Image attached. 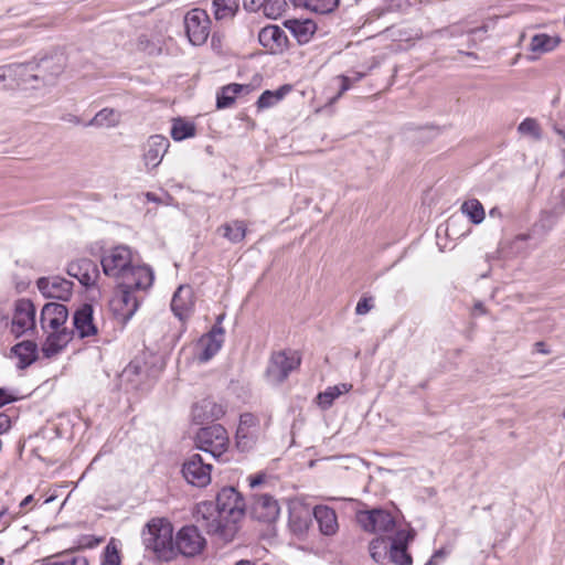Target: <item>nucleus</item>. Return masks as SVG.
Wrapping results in <instances>:
<instances>
[{
	"instance_id": "nucleus-1",
	"label": "nucleus",
	"mask_w": 565,
	"mask_h": 565,
	"mask_svg": "<svg viewBox=\"0 0 565 565\" xmlns=\"http://www.w3.org/2000/svg\"><path fill=\"white\" fill-rule=\"evenodd\" d=\"M245 512L242 495L232 487L223 488L216 497V503L201 502L196 505L194 518L198 524L209 534L231 541L236 531L237 523Z\"/></svg>"
},
{
	"instance_id": "nucleus-2",
	"label": "nucleus",
	"mask_w": 565,
	"mask_h": 565,
	"mask_svg": "<svg viewBox=\"0 0 565 565\" xmlns=\"http://www.w3.org/2000/svg\"><path fill=\"white\" fill-rule=\"evenodd\" d=\"M104 274L117 286L128 288H150L153 284V271L146 265L136 264L129 246L117 245L106 249L100 258Z\"/></svg>"
},
{
	"instance_id": "nucleus-3",
	"label": "nucleus",
	"mask_w": 565,
	"mask_h": 565,
	"mask_svg": "<svg viewBox=\"0 0 565 565\" xmlns=\"http://www.w3.org/2000/svg\"><path fill=\"white\" fill-rule=\"evenodd\" d=\"M68 317L67 308L62 303L49 302L43 306L40 323L47 334L42 351L46 358L57 354L72 339V333L64 327Z\"/></svg>"
},
{
	"instance_id": "nucleus-4",
	"label": "nucleus",
	"mask_w": 565,
	"mask_h": 565,
	"mask_svg": "<svg viewBox=\"0 0 565 565\" xmlns=\"http://www.w3.org/2000/svg\"><path fill=\"white\" fill-rule=\"evenodd\" d=\"M142 543L158 558L170 559L174 554L172 524L166 519L150 520L142 531Z\"/></svg>"
},
{
	"instance_id": "nucleus-5",
	"label": "nucleus",
	"mask_w": 565,
	"mask_h": 565,
	"mask_svg": "<svg viewBox=\"0 0 565 565\" xmlns=\"http://www.w3.org/2000/svg\"><path fill=\"white\" fill-rule=\"evenodd\" d=\"M356 521L364 531L374 534H386L388 535L387 539L394 536L399 530L395 516L384 509L359 511Z\"/></svg>"
},
{
	"instance_id": "nucleus-6",
	"label": "nucleus",
	"mask_w": 565,
	"mask_h": 565,
	"mask_svg": "<svg viewBox=\"0 0 565 565\" xmlns=\"http://www.w3.org/2000/svg\"><path fill=\"white\" fill-rule=\"evenodd\" d=\"M195 445L213 458H220L228 449L230 437L222 425L215 424L199 429L195 435Z\"/></svg>"
},
{
	"instance_id": "nucleus-7",
	"label": "nucleus",
	"mask_w": 565,
	"mask_h": 565,
	"mask_svg": "<svg viewBox=\"0 0 565 565\" xmlns=\"http://www.w3.org/2000/svg\"><path fill=\"white\" fill-rule=\"evenodd\" d=\"M301 358L297 351H279L271 354L266 376L271 384L282 383L292 372L298 369Z\"/></svg>"
},
{
	"instance_id": "nucleus-8",
	"label": "nucleus",
	"mask_w": 565,
	"mask_h": 565,
	"mask_svg": "<svg viewBox=\"0 0 565 565\" xmlns=\"http://www.w3.org/2000/svg\"><path fill=\"white\" fill-rule=\"evenodd\" d=\"M184 28L191 44L202 45L209 39L211 20L205 10L194 8L184 15Z\"/></svg>"
},
{
	"instance_id": "nucleus-9",
	"label": "nucleus",
	"mask_w": 565,
	"mask_h": 565,
	"mask_svg": "<svg viewBox=\"0 0 565 565\" xmlns=\"http://www.w3.org/2000/svg\"><path fill=\"white\" fill-rule=\"evenodd\" d=\"M119 294L114 297L110 302L111 310L114 313L124 322L131 319L135 312L138 310L141 298L137 295L138 291H146L149 288H128L124 286H117Z\"/></svg>"
},
{
	"instance_id": "nucleus-10",
	"label": "nucleus",
	"mask_w": 565,
	"mask_h": 565,
	"mask_svg": "<svg viewBox=\"0 0 565 565\" xmlns=\"http://www.w3.org/2000/svg\"><path fill=\"white\" fill-rule=\"evenodd\" d=\"M259 435L260 425L258 418L250 413L242 414L235 436L236 447L241 451L250 450L257 443Z\"/></svg>"
},
{
	"instance_id": "nucleus-11",
	"label": "nucleus",
	"mask_w": 565,
	"mask_h": 565,
	"mask_svg": "<svg viewBox=\"0 0 565 565\" xmlns=\"http://www.w3.org/2000/svg\"><path fill=\"white\" fill-rule=\"evenodd\" d=\"M35 328V307L29 299H19L14 306L11 332L21 337Z\"/></svg>"
},
{
	"instance_id": "nucleus-12",
	"label": "nucleus",
	"mask_w": 565,
	"mask_h": 565,
	"mask_svg": "<svg viewBox=\"0 0 565 565\" xmlns=\"http://www.w3.org/2000/svg\"><path fill=\"white\" fill-rule=\"evenodd\" d=\"M212 465L204 462L198 454L192 455L182 467L185 480L196 487H205L211 482Z\"/></svg>"
},
{
	"instance_id": "nucleus-13",
	"label": "nucleus",
	"mask_w": 565,
	"mask_h": 565,
	"mask_svg": "<svg viewBox=\"0 0 565 565\" xmlns=\"http://www.w3.org/2000/svg\"><path fill=\"white\" fill-rule=\"evenodd\" d=\"M250 514L260 522L273 523L280 514V505L273 495L268 493H256L253 497Z\"/></svg>"
},
{
	"instance_id": "nucleus-14",
	"label": "nucleus",
	"mask_w": 565,
	"mask_h": 565,
	"mask_svg": "<svg viewBox=\"0 0 565 565\" xmlns=\"http://www.w3.org/2000/svg\"><path fill=\"white\" fill-rule=\"evenodd\" d=\"M205 544V540L194 525L183 526L174 540V548L184 556H194L199 554Z\"/></svg>"
},
{
	"instance_id": "nucleus-15",
	"label": "nucleus",
	"mask_w": 565,
	"mask_h": 565,
	"mask_svg": "<svg viewBox=\"0 0 565 565\" xmlns=\"http://www.w3.org/2000/svg\"><path fill=\"white\" fill-rule=\"evenodd\" d=\"M40 292L45 298L68 300L73 291V282L60 276L41 277L36 281Z\"/></svg>"
},
{
	"instance_id": "nucleus-16",
	"label": "nucleus",
	"mask_w": 565,
	"mask_h": 565,
	"mask_svg": "<svg viewBox=\"0 0 565 565\" xmlns=\"http://www.w3.org/2000/svg\"><path fill=\"white\" fill-rule=\"evenodd\" d=\"M414 530H398L396 534L390 537V558L397 565H411L412 557L407 553V544L414 539Z\"/></svg>"
},
{
	"instance_id": "nucleus-17",
	"label": "nucleus",
	"mask_w": 565,
	"mask_h": 565,
	"mask_svg": "<svg viewBox=\"0 0 565 565\" xmlns=\"http://www.w3.org/2000/svg\"><path fill=\"white\" fill-rule=\"evenodd\" d=\"M74 332L81 338L94 337L98 333V327L94 319V308L92 305L84 303L74 312L73 316Z\"/></svg>"
},
{
	"instance_id": "nucleus-18",
	"label": "nucleus",
	"mask_w": 565,
	"mask_h": 565,
	"mask_svg": "<svg viewBox=\"0 0 565 565\" xmlns=\"http://www.w3.org/2000/svg\"><path fill=\"white\" fill-rule=\"evenodd\" d=\"M67 274L78 279L83 286L92 287L99 277V269L92 259L81 258L68 264Z\"/></svg>"
},
{
	"instance_id": "nucleus-19",
	"label": "nucleus",
	"mask_w": 565,
	"mask_h": 565,
	"mask_svg": "<svg viewBox=\"0 0 565 565\" xmlns=\"http://www.w3.org/2000/svg\"><path fill=\"white\" fill-rule=\"evenodd\" d=\"M169 147L170 142L167 137L161 135L149 137L143 148L145 166L149 169L157 168L161 163Z\"/></svg>"
},
{
	"instance_id": "nucleus-20",
	"label": "nucleus",
	"mask_w": 565,
	"mask_h": 565,
	"mask_svg": "<svg viewBox=\"0 0 565 565\" xmlns=\"http://www.w3.org/2000/svg\"><path fill=\"white\" fill-rule=\"evenodd\" d=\"M258 41L263 47L273 54L284 52L288 46V38L278 25H267L258 33Z\"/></svg>"
},
{
	"instance_id": "nucleus-21",
	"label": "nucleus",
	"mask_w": 565,
	"mask_h": 565,
	"mask_svg": "<svg viewBox=\"0 0 565 565\" xmlns=\"http://www.w3.org/2000/svg\"><path fill=\"white\" fill-rule=\"evenodd\" d=\"M225 414L222 405L212 398H203L192 406L191 417L193 423L202 425L221 418Z\"/></svg>"
},
{
	"instance_id": "nucleus-22",
	"label": "nucleus",
	"mask_w": 565,
	"mask_h": 565,
	"mask_svg": "<svg viewBox=\"0 0 565 565\" xmlns=\"http://www.w3.org/2000/svg\"><path fill=\"white\" fill-rule=\"evenodd\" d=\"M194 294L189 285L180 286L171 300V310L181 321L188 319L194 310Z\"/></svg>"
},
{
	"instance_id": "nucleus-23",
	"label": "nucleus",
	"mask_w": 565,
	"mask_h": 565,
	"mask_svg": "<svg viewBox=\"0 0 565 565\" xmlns=\"http://www.w3.org/2000/svg\"><path fill=\"white\" fill-rule=\"evenodd\" d=\"M223 329L214 327L211 332L203 335L198 342V359L207 362L221 349L223 344Z\"/></svg>"
},
{
	"instance_id": "nucleus-24",
	"label": "nucleus",
	"mask_w": 565,
	"mask_h": 565,
	"mask_svg": "<svg viewBox=\"0 0 565 565\" xmlns=\"http://www.w3.org/2000/svg\"><path fill=\"white\" fill-rule=\"evenodd\" d=\"M40 78L44 84L52 83L65 67V56L62 53H54L41 58L35 63Z\"/></svg>"
},
{
	"instance_id": "nucleus-25",
	"label": "nucleus",
	"mask_w": 565,
	"mask_h": 565,
	"mask_svg": "<svg viewBox=\"0 0 565 565\" xmlns=\"http://www.w3.org/2000/svg\"><path fill=\"white\" fill-rule=\"evenodd\" d=\"M10 84H4L3 87H12L15 85H28L32 82L41 81L40 73L36 70L35 63L8 65Z\"/></svg>"
},
{
	"instance_id": "nucleus-26",
	"label": "nucleus",
	"mask_w": 565,
	"mask_h": 565,
	"mask_svg": "<svg viewBox=\"0 0 565 565\" xmlns=\"http://www.w3.org/2000/svg\"><path fill=\"white\" fill-rule=\"evenodd\" d=\"M313 515L319 524V530L324 535H333L339 529L335 511L327 505H317Z\"/></svg>"
},
{
	"instance_id": "nucleus-27",
	"label": "nucleus",
	"mask_w": 565,
	"mask_h": 565,
	"mask_svg": "<svg viewBox=\"0 0 565 565\" xmlns=\"http://www.w3.org/2000/svg\"><path fill=\"white\" fill-rule=\"evenodd\" d=\"M285 26L291 32L299 44H307L310 42L317 31V25L312 20H287Z\"/></svg>"
},
{
	"instance_id": "nucleus-28",
	"label": "nucleus",
	"mask_w": 565,
	"mask_h": 565,
	"mask_svg": "<svg viewBox=\"0 0 565 565\" xmlns=\"http://www.w3.org/2000/svg\"><path fill=\"white\" fill-rule=\"evenodd\" d=\"M252 92L250 85L232 83L221 88L216 95V107L218 109L228 108L238 95H247Z\"/></svg>"
},
{
	"instance_id": "nucleus-29",
	"label": "nucleus",
	"mask_w": 565,
	"mask_h": 565,
	"mask_svg": "<svg viewBox=\"0 0 565 565\" xmlns=\"http://www.w3.org/2000/svg\"><path fill=\"white\" fill-rule=\"evenodd\" d=\"M38 347L33 341H22L11 349V353L19 359L18 366L25 369L36 359Z\"/></svg>"
},
{
	"instance_id": "nucleus-30",
	"label": "nucleus",
	"mask_w": 565,
	"mask_h": 565,
	"mask_svg": "<svg viewBox=\"0 0 565 565\" xmlns=\"http://www.w3.org/2000/svg\"><path fill=\"white\" fill-rule=\"evenodd\" d=\"M559 43V36H551L545 33L535 34L530 43V51L535 54L533 60H535L541 54L553 51L558 46Z\"/></svg>"
},
{
	"instance_id": "nucleus-31",
	"label": "nucleus",
	"mask_w": 565,
	"mask_h": 565,
	"mask_svg": "<svg viewBox=\"0 0 565 565\" xmlns=\"http://www.w3.org/2000/svg\"><path fill=\"white\" fill-rule=\"evenodd\" d=\"M217 232L233 244L241 243L246 235V225L243 221H232L221 225Z\"/></svg>"
},
{
	"instance_id": "nucleus-32",
	"label": "nucleus",
	"mask_w": 565,
	"mask_h": 565,
	"mask_svg": "<svg viewBox=\"0 0 565 565\" xmlns=\"http://www.w3.org/2000/svg\"><path fill=\"white\" fill-rule=\"evenodd\" d=\"M212 11L215 20H231L238 11L237 0H213Z\"/></svg>"
},
{
	"instance_id": "nucleus-33",
	"label": "nucleus",
	"mask_w": 565,
	"mask_h": 565,
	"mask_svg": "<svg viewBox=\"0 0 565 565\" xmlns=\"http://www.w3.org/2000/svg\"><path fill=\"white\" fill-rule=\"evenodd\" d=\"M121 115L113 108H103L89 121V126L113 128L119 125Z\"/></svg>"
},
{
	"instance_id": "nucleus-34",
	"label": "nucleus",
	"mask_w": 565,
	"mask_h": 565,
	"mask_svg": "<svg viewBox=\"0 0 565 565\" xmlns=\"http://www.w3.org/2000/svg\"><path fill=\"white\" fill-rule=\"evenodd\" d=\"M39 565H88V559L83 555L61 553L39 561Z\"/></svg>"
},
{
	"instance_id": "nucleus-35",
	"label": "nucleus",
	"mask_w": 565,
	"mask_h": 565,
	"mask_svg": "<svg viewBox=\"0 0 565 565\" xmlns=\"http://www.w3.org/2000/svg\"><path fill=\"white\" fill-rule=\"evenodd\" d=\"M351 388L352 385L347 383L329 386L326 391L318 394V404L320 405L321 408L327 409L332 405L335 398H338L342 394L350 392Z\"/></svg>"
},
{
	"instance_id": "nucleus-36",
	"label": "nucleus",
	"mask_w": 565,
	"mask_h": 565,
	"mask_svg": "<svg viewBox=\"0 0 565 565\" xmlns=\"http://www.w3.org/2000/svg\"><path fill=\"white\" fill-rule=\"evenodd\" d=\"M295 7H302L317 13L332 12L339 4V0H289Z\"/></svg>"
},
{
	"instance_id": "nucleus-37",
	"label": "nucleus",
	"mask_w": 565,
	"mask_h": 565,
	"mask_svg": "<svg viewBox=\"0 0 565 565\" xmlns=\"http://www.w3.org/2000/svg\"><path fill=\"white\" fill-rule=\"evenodd\" d=\"M290 90V86L284 85L276 90H265L258 98L256 105L259 110L270 108L277 105L286 94Z\"/></svg>"
},
{
	"instance_id": "nucleus-38",
	"label": "nucleus",
	"mask_w": 565,
	"mask_h": 565,
	"mask_svg": "<svg viewBox=\"0 0 565 565\" xmlns=\"http://www.w3.org/2000/svg\"><path fill=\"white\" fill-rule=\"evenodd\" d=\"M460 211L465 214L473 224H480L486 216L483 205L477 199H470L465 201Z\"/></svg>"
},
{
	"instance_id": "nucleus-39",
	"label": "nucleus",
	"mask_w": 565,
	"mask_h": 565,
	"mask_svg": "<svg viewBox=\"0 0 565 565\" xmlns=\"http://www.w3.org/2000/svg\"><path fill=\"white\" fill-rule=\"evenodd\" d=\"M390 539L375 537L370 542V555L376 563H382L388 554Z\"/></svg>"
},
{
	"instance_id": "nucleus-40",
	"label": "nucleus",
	"mask_w": 565,
	"mask_h": 565,
	"mask_svg": "<svg viewBox=\"0 0 565 565\" xmlns=\"http://www.w3.org/2000/svg\"><path fill=\"white\" fill-rule=\"evenodd\" d=\"M195 135V126L192 122L182 119H175L171 128V137L175 141L191 138Z\"/></svg>"
},
{
	"instance_id": "nucleus-41",
	"label": "nucleus",
	"mask_w": 565,
	"mask_h": 565,
	"mask_svg": "<svg viewBox=\"0 0 565 565\" xmlns=\"http://www.w3.org/2000/svg\"><path fill=\"white\" fill-rule=\"evenodd\" d=\"M287 6V0H265L263 10L266 17L276 19L281 15Z\"/></svg>"
},
{
	"instance_id": "nucleus-42",
	"label": "nucleus",
	"mask_w": 565,
	"mask_h": 565,
	"mask_svg": "<svg viewBox=\"0 0 565 565\" xmlns=\"http://www.w3.org/2000/svg\"><path fill=\"white\" fill-rule=\"evenodd\" d=\"M518 130L522 135L531 136L535 140L541 138V129L537 121L533 118H525L518 127Z\"/></svg>"
},
{
	"instance_id": "nucleus-43",
	"label": "nucleus",
	"mask_w": 565,
	"mask_h": 565,
	"mask_svg": "<svg viewBox=\"0 0 565 565\" xmlns=\"http://www.w3.org/2000/svg\"><path fill=\"white\" fill-rule=\"evenodd\" d=\"M100 565H120V556L117 547L108 544L102 556Z\"/></svg>"
},
{
	"instance_id": "nucleus-44",
	"label": "nucleus",
	"mask_w": 565,
	"mask_h": 565,
	"mask_svg": "<svg viewBox=\"0 0 565 565\" xmlns=\"http://www.w3.org/2000/svg\"><path fill=\"white\" fill-rule=\"evenodd\" d=\"M373 308L372 299L362 298L359 300L355 312L356 315H366Z\"/></svg>"
},
{
	"instance_id": "nucleus-45",
	"label": "nucleus",
	"mask_w": 565,
	"mask_h": 565,
	"mask_svg": "<svg viewBox=\"0 0 565 565\" xmlns=\"http://www.w3.org/2000/svg\"><path fill=\"white\" fill-rule=\"evenodd\" d=\"M263 4H265V0H243L244 8L250 12L259 10Z\"/></svg>"
},
{
	"instance_id": "nucleus-46",
	"label": "nucleus",
	"mask_w": 565,
	"mask_h": 565,
	"mask_svg": "<svg viewBox=\"0 0 565 565\" xmlns=\"http://www.w3.org/2000/svg\"><path fill=\"white\" fill-rule=\"evenodd\" d=\"M339 79L341 82V88L339 94L334 97V100L338 99L344 92H347L352 83V79L349 76L341 75Z\"/></svg>"
},
{
	"instance_id": "nucleus-47",
	"label": "nucleus",
	"mask_w": 565,
	"mask_h": 565,
	"mask_svg": "<svg viewBox=\"0 0 565 565\" xmlns=\"http://www.w3.org/2000/svg\"><path fill=\"white\" fill-rule=\"evenodd\" d=\"M266 476L264 473H258L256 476H249L247 478L250 488H256L265 482Z\"/></svg>"
},
{
	"instance_id": "nucleus-48",
	"label": "nucleus",
	"mask_w": 565,
	"mask_h": 565,
	"mask_svg": "<svg viewBox=\"0 0 565 565\" xmlns=\"http://www.w3.org/2000/svg\"><path fill=\"white\" fill-rule=\"evenodd\" d=\"M17 399L15 396L8 393L6 390L0 388V407L4 406L6 404H9L11 402H14Z\"/></svg>"
},
{
	"instance_id": "nucleus-49",
	"label": "nucleus",
	"mask_w": 565,
	"mask_h": 565,
	"mask_svg": "<svg viewBox=\"0 0 565 565\" xmlns=\"http://www.w3.org/2000/svg\"><path fill=\"white\" fill-rule=\"evenodd\" d=\"M11 427V419L6 414H0V435L7 433Z\"/></svg>"
},
{
	"instance_id": "nucleus-50",
	"label": "nucleus",
	"mask_w": 565,
	"mask_h": 565,
	"mask_svg": "<svg viewBox=\"0 0 565 565\" xmlns=\"http://www.w3.org/2000/svg\"><path fill=\"white\" fill-rule=\"evenodd\" d=\"M10 81L8 66L0 67V84Z\"/></svg>"
},
{
	"instance_id": "nucleus-51",
	"label": "nucleus",
	"mask_w": 565,
	"mask_h": 565,
	"mask_svg": "<svg viewBox=\"0 0 565 565\" xmlns=\"http://www.w3.org/2000/svg\"><path fill=\"white\" fill-rule=\"evenodd\" d=\"M535 349L537 352L542 353V354H548L550 351L545 349V343L542 342V341H539L534 344Z\"/></svg>"
},
{
	"instance_id": "nucleus-52",
	"label": "nucleus",
	"mask_w": 565,
	"mask_h": 565,
	"mask_svg": "<svg viewBox=\"0 0 565 565\" xmlns=\"http://www.w3.org/2000/svg\"><path fill=\"white\" fill-rule=\"evenodd\" d=\"M34 500L33 495L32 494H29L26 495L20 503V508L21 509H24L25 507H28L30 503H32Z\"/></svg>"
},
{
	"instance_id": "nucleus-53",
	"label": "nucleus",
	"mask_w": 565,
	"mask_h": 565,
	"mask_svg": "<svg viewBox=\"0 0 565 565\" xmlns=\"http://www.w3.org/2000/svg\"><path fill=\"white\" fill-rule=\"evenodd\" d=\"M146 198H147V200H148V201H150V202H156V203H159V202H160V199H159V198H157V195H156L154 193H152V192H148V193L146 194Z\"/></svg>"
},
{
	"instance_id": "nucleus-54",
	"label": "nucleus",
	"mask_w": 565,
	"mask_h": 565,
	"mask_svg": "<svg viewBox=\"0 0 565 565\" xmlns=\"http://www.w3.org/2000/svg\"><path fill=\"white\" fill-rule=\"evenodd\" d=\"M475 310H476V311H478V312H480V313H484V312H486V310H484V307H483L482 302H477V303L475 305Z\"/></svg>"
},
{
	"instance_id": "nucleus-55",
	"label": "nucleus",
	"mask_w": 565,
	"mask_h": 565,
	"mask_svg": "<svg viewBox=\"0 0 565 565\" xmlns=\"http://www.w3.org/2000/svg\"><path fill=\"white\" fill-rule=\"evenodd\" d=\"M235 565H255V564L250 561L242 559V561H238Z\"/></svg>"
},
{
	"instance_id": "nucleus-56",
	"label": "nucleus",
	"mask_w": 565,
	"mask_h": 565,
	"mask_svg": "<svg viewBox=\"0 0 565 565\" xmlns=\"http://www.w3.org/2000/svg\"><path fill=\"white\" fill-rule=\"evenodd\" d=\"M363 76H364V74H363V73H355L354 77H353V78H351V79H352V82H358V81H360Z\"/></svg>"
},
{
	"instance_id": "nucleus-57",
	"label": "nucleus",
	"mask_w": 565,
	"mask_h": 565,
	"mask_svg": "<svg viewBox=\"0 0 565 565\" xmlns=\"http://www.w3.org/2000/svg\"><path fill=\"white\" fill-rule=\"evenodd\" d=\"M8 509L4 507H0V520L7 514Z\"/></svg>"
},
{
	"instance_id": "nucleus-58",
	"label": "nucleus",
	"mask_w": 565,
	"mask_h": 565,
	"mask_svg": "<svg viewBox=\"0 0 565 565\" xmlns=\"http://www.w3.org/2000/svg\"><path fill=\"white\" fill-rule=\"evenodd\" d=\"M3 564H4V558L0 557V565H3Z\"/></svg>"
},
{
	"instance_id": "nucleus-59",
	"label": "nucleus",
	"mask_w": 565,
	"mask_h": 565,
	"mask_svg": "<svg viewBox=\"0 0 565 565\" xmlns=\"http://www.w3.org/2000/svg\"><path fill=\"white\" fill-rule=\"evenodd\" d=\"M557 132H558L559 135H562L563 137H565V134L563 132V130H557Z\"/></svg>"
},
{
	"instance_id": "nucleus-60",
	"label": "nucleus",
	"mask_w": 565,
	"mask_h": 565,
	"mask_svg": "<svg viewBox=\"0 0 565 565\" xmlns=\"http://www.w3.org/2000/svg\"><path fill=\"white\" fill-rule=\"evenodd\" d=\"M563 416H564V418H565V411L563 412Z\"/></svg>"
}]
</instances>
